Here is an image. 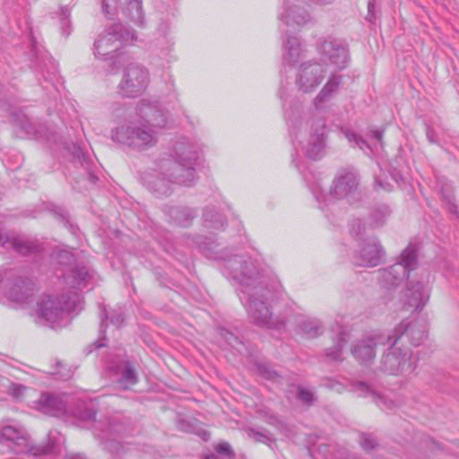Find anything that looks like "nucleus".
Wrapping results in <instances>:
<instances>
[{
	"label": "nucleus",
	"instance_id": "1",
	"mask_svg": "<svg viewBox=\"0 0 459 459\" xmlns=\"http://www.w3.org/2000/svg\"><path fill=\"white\" fill-rule=\"evenodd\" d=\"M232 277L242 287L240 299L246 307L250 319L256 325L270 328H280L283 323L273 319L268 304L271 291L257 281L258 274L251 262L233 259L229 262Z\"/></svg>",
	"mask_w": 459,
	"mask_h": 459
},
{
	"label": "nucleus",
	"instance_id": "2",
	"mask_svg": "<svg viewBox=\"0 0 459 459\" xmlns=\"http://www.w3.org/2000/svg\"><path fill=\"white\" fill-rule=\"evenodd\" d=\"M328 76L326 84L323 87L316 98V105L319 107L320 103L325 100L334 92L341 82V77L333 74V72H328L326 65H324L318 60H309L302 63L296 74V85L302 92H311L315 91L323 81Z\"/></svg>",
	"mask_w": 459,
	"mask_h": 459
},
{
	"label": "nucleus",
	"instance_id": "3",
	"mask_svg": "<svg viewBox=\"0 0 459 459\" xmlns=\"http://www.w3.org/2000/svg\"><path fill=\"white\" fill-rule=\"evenodd\" d=\"M399 337L391 334L375 336V345L377 342L390 345L381 359L380 369L388 375L409 376L416 369L417 360L413 359L411 350L399 342Z\"/></svg>",
	"mask_w": 459,
	"mask_h": 459
},
{
	"label": "nucleus",
	"instance_id": "4",
	"mask_svg": "<svg viewBox=\"0 0 459 459\" xmlns=\"http://www.w3.org/2000/svg\"><path fill=\"white\" fill-rule=\"evenodd\" d=\"M127 123L116 127L111 134L112 140L137 150L153 146L157 142L156 132L142 119L128 114Z\"/></svg>",
	"mask_w": 459,
	"mask_h": 459
},
{
	"label": "nucleus",
	"instance_id": "5",
	"mask_svg": "<svg viewBox=\"0 0 459 459\" xmlns=\"http://www.w3.org/2000/svg\"><path fill=\"white\" fill-rule=\"evenodd\" d=\"M201 158V151L189 142H178L174 146V160H166L161 168L166 172L177 169L180 172L178 181L184 186H191L195 181V166Z\"/></svg>",
	"mask_w": 459,
	"mask_h": 459
},
{
	"label": "nucleus",
	"instance_id": "6",
	"mask_svg": "<svg viewBox=\"0 0 459 459\" xmlns=\"http://www.w3.org/2000/svg\"><path fill=\"white\" fill-rule=\"evenodd\" d=\"M81 308V298L76 293H72L65 299L52 296H43L37 305V314L39 319L45 321L51 327L58 326L65 316Z\"/></svg>",
	"mask_w": 459,
	"mask_h": 459
},
{
	"label": "nucleus",
	"instance_id": "7",
	"mask_svg": "<svg viewBox=\"0 0 459 459\" xmlns=\"http://www.w3.org/2000/svg\"><path fill=\"white\" fill-rule=\"evenodd\" d=\"M418 265L417 247L413 244H409L401 253L399 261L385 269L378 271V282L384 288H392L401 283L409 273L414 270Z\"/></svg>",
	"mask_w": 459,
	"mask_h": 459
},
{
	"label": "nucleus",
	"instance_id": "8",
	"mask_svg": "<svg viewBox=\"0 0 459 459\" xmlns=\"http://www.w3.org/2000/svg\"><path fill=\"white\" fill-rule=\"evenodd\" d=\"M135 40L136 35L134 31L125 29L121 23L113 24L96 39L94 54L104 60L112 59L120 47Z\"/></svg>",
	"mask_w": 459,
	"mask_h": 459
},
{
	"label": "nucleus",
	"instance_id": "9",
	"mask_svg": "<svg viewBox=\"0 0 459 459\" xmlns=\"http://www.w3.org/2000/svg\"><path fill=\"white\" fill-rule=\"evenodd\" d=\"M148 72L138 65L132 64L126 69L119 91L123 96L134 97L141 93L147 86Z\"/></svg>",
	"mask_w": 459,
	"mask_h": 459
},
{
	"label": "nucleus",
	"instance_id": "10",
	"mask_svg": "<svg viewBox=\"0 0 459 459\" xmlns=\"http://www.w3.org/2000/svg\"><path fill=\"white\" fill-rule=\"evenodd\" d=\"M321 57L318 60L326 65L328 72L333 66L335 70L343 69L349 61L347 49L339 43L325 40L320 46Z\"/></svg>",
	"mask_w": 459,
	"mask_h": 459
},
{
	"label": "nucleus",
	"instance_id": "11",
	"mask_svg": "<svg viewBox=\"0 0 459 459\" xmlns=\"http://www.w3.org/2000/svg\"><path fill=\"white\" fill-rule=\"evenodd\" d=\"M0 435L8 440L13 442L16 446L17 453L30 454L33 455H40L50 453L47 447H39L32 446L25 430L17 429L13 426H5L0 430Z\"/></svg>",
	"mask_w": 459,
	"mask_h": 459
},
{
	"label": "nucleus",
	"instance_id": "12",
	"mask_svg": "<svg viewBox=\"0 0 459 459\" xmlns=\"http://www.w3.org/2000/svg\"><path fill=\"white\" fill-rule=\"evenodd\" d=\"M359 189V178L353 171H343L333 180L331 195L336 199H347L350 203L355 200Z\"/></svg>",
	"mask_w": 459,
	"mask_h": 459
},
{
	"label": "nucleus",
	"instance_id": "13",
	"mask_svg": "<svg viewBox=\"0 0 459 459\" xmlns=\"http://www.w3.org/2000/svg\"><path fill=\"white\" fill-rule=\"evenodd\" d=\"M391 335L399 337V342L403 344V340L407 338L414 345H420L427 336V325L424 321H408L403 320L392 332Z\"/></svg>",
	"mask_w": 459,
	"mask_h": 459
},
{
	"label": "nucleus",
	"instance_id": "14",
	"mask_svg": "<svg viewBox=\"0 0 459 459\" xmlns=\"http://www.w3.org/2000/svg\"><path fill=\"white\" fill-rule=\"evenodd\" d=\"M429 294L421 281H410L403 293L402 301L408 311H420L425 306Z\"/></svg>",
	"mask_w": 459,
	"mask_h": 459
},
{
	"label": "nucleus",
	"instance_id": "15",
	"mask_svg": "<svg viewBox=\"0 0 459 459\" xmlns=\"http://www.w3.org/2000/svg\"><path fill=\"white\" fill-rule=\"evenodd\" d=\"M367 228L370 230V223H367L362 220L355 221L352 226V231L360 245L358 255L359 259V265L360 266H370L373 261V249L370 244V238L368 237L367 239L365 238Z\"/></svg>",
	"mask_w": 459,
	"mask_h": 459
},
{
	"label": "nucleus",
	"instance_id": "16",
	"mask_svg": "<svg viewBox=\"0 0 459 459\" xmlns=\"http://www.w3.org/2000/svg\"><path fill=\"white\" fill-rule=\"evenodd\" d=\"M135 116L150 128H162L167 124L165 114L147 100H142L135 108Z\"/></svg>",
	"mask_w": 459,
	"mask_h": 459
},
{
	"label": "nucleus",
	"instance_id": "17",
	"mask_svg": "<svg viewBox=\"0 0 459 459\" xmlns=\"http://www.w3.org/2000/svg\"><path fill=\"white\" fill-rule=\"evenodd\" d=\"M135 116L150 128H162L167 124L165 114L147 100H142L135 108Z\"/></svg>",
	"mask_w": 459,
	"mask_h": 459
},
{
	"label": "nucleus",
	"instance_id": "18",
	"mask_svg": "<svg viewBox=\"0 0 459 459\" xmlns=\"http://www.w3.org/2000/svg\"><path fill=\"white\" fill-rule=\"evenodd\" d=\"M160 172L155 177H146L144 181L147 186L155 193L160 195H168L171 190V185L173 183L183 185L178 181V176L180 172L177 169H171L169 172H166L160 165Z\"/></svg>",
	"mask_w": 459,
	"mask_h": 459
},
{
	"label": "nucleus",
	"instance_id": "19",
	"mask_svg": "<svg viewBox=\"0 0 459 459\" xmlns=\"http://www.w3.org/2000/svg\"><path fill=\"white\" fill-rule=\"evenodd\" d=\"M312 133L306 146V152L313 160L320 159L325 151V126L322 121L316 122L312 126Z\"/></svg>",
	"mask_w": 459,
	"mask_h": 459
},
{
	"label": "nucleus",
	"instance_id": "20",
	"mask_svg": "<svg viewBox=\"0 0 459 459\" xmlns=\"http://www.w3.org/2000/svg\"><path fill=\"white\" fill-rule=\"evenodd\" d=\"M33 291L32 283L26 281H18L12 285L4 286V296L17 304L25 303Z\"/></svg>",
	"mask_w": 459,
	"mask_h": 459
},
{
	"label": "nucleus",
	"instance_id": "21",
	"mask_svg": "<svg viewBox=\"0 0 459 459\" xmlns=\"http://www.w3.org/2000/svg\"><path fill=\"white\" fill-rule=\"evenodd\" d=\"M33 407L44 414L57 416L65 411L64 403L50 394H43L34 402Z\"/></svg>",
	"mask_w": 459,
	"mask_h": 459
},
{
	"label": "nucleus",
	"instance_id": "22",
	"mask_svg": "<svg viewBox=\"0 0 459 459\" xmlns=\"http://www.w3.org/2000/svg\"><path fill=\"white\" fill-rule=\"evenodd\" d=\"M280 19L284 21L287 25L300 26L310 21V15L303 6L292 4L285 8L284 12L281 13Z\"/></svg>",
	"mask_w": 459,
	"mask_h": 459
},
{
	"label": "nucleus",
	"instance_id": "23",
	"mask_svg": "<svg viewBox=\"0 0 459 459\" xmlns=\"http://www.w3.org/2000/svg\"><path fill=\"white\" fill-rule=\"evenodd\" d=\"M0 245L3 247H13L21 255H28L37 250V247L30 242L23 241L13 235L2 234L0 232Z\"/></svg>",
	"mask_w": 459,
	"mask_h": 459
},
{
	"label": "nucleus",
	"instance_id": "24",
	"mask_svg": "<svg viewBox=\"0 0 459 459\" xmlns=\"http://www.w3.org/2000/svg\"><path fill=\"white\" fill-rule=\"evenodd\" d=\"M302 56V48L299 39L296 37H288L283 44V62L290 65L299 62Z\"/></svg>",
	"mask_w": 459,
	"mask_h": 459
},
{
	"label": "nucleus",
	"instance_id": "25",
	"mask_svg": "<svg viewBox=\"0 0 459 459\" xmlns=\"http://www.w3.org/2000/svg\"><path fill=\"white\" fill-rule=\"evenodd\" d=\"M351 353L361 364L370 361L373 354L372 338L359 341L351 348Z\"/></svg>",
	"mask_w": 459,
	"mask_h": 459
},
{
	"label": "nucleus",
	"instance_id": "26",
	"mask_svg": "<svg viewBox=\"0 0 459 459\" xmlns=\"http://www.w3.org/2000/svg\"><path fill=\"white\" fill-rule=\"evenodd\" d=\"M123 13L129 17L134 22L142 24L143 13L141 0H128L123 7Z\"/></svg>",
	"mask_w": 459,
	"mask_h": 459
},
{
	"label": "nucleus",
	"instance_id": "27",
	"mask_svg": "<svg viewBox=\"0 0 459 459\" xmlns=\"http://www.w3.org/2000/svg\"><path fill=\"white\" fill-rule=\"evenodd\" d=\"M345 137L347 138V140L349 141L352 147H358L367 155H369L371 153V144L368 140L350 131L345 132Z\"/></svg>",
	"mask_w": 459,
	"mask_h": 459
},
{
	"label": "nucleus",
	"instance_id": "28",
	"mask_svg": "<svg viewBox=\"0 0 459 459\" xmlns=\"http://www.w3.org/2000/svg\"><path fill=\"white\" fill-rule=\"evenodd\" d=\"M137 382V375L128 363H126L119 380L120 385L127 389Z\"/></svg>",
	"mask_w": 459,
	"mask_h": 459
},
{
	"label": "nucleus",
	"instance_id": "29",
	"mask_svg": "<svg viewBox=\"0 0 459 459\" xmlns=\"http://www.w3.org/2000/svg\"><path fill=\"white\" fill-rule=\"evenodd\" d=\"M346 333L343 331L340 332V340L337 344H335L333 348L326 351V357L331 360H340L342 359V346L346 343L345 339Z\"/></svg>",
	"mask_w": 459,
	"mask_h": 459
},
{
	"label": "nucleus",
	"instance_id": "30",
	"mask_svg": "<svg viewBox=\"0 0 459 459\" xmlns=\"http://www.w3.org/2000/svg\"><path fill=\"white\" fill-rule=\"evenodd\" d=\"M302 332L308 337H316L321 333V326L317 320L311 319L302 322Z\"/></svg>",
	"mask_w": 459,
	"mask_h": 459
},
{
	"label": "nucleus",
	"instance_id": "31",
	"mask_svg": "<svg viewBox=\"0 0 459 459\" xmlns=\"http://www.w3.org/2000/svg\"><path fill=\"white\" fill-rule=\"evenodd\" d=\"M88 271L85 268H80L73 272L74 283L76 288L81 289L86 286L89 279Z\"/></svg>",
	"mask_w": 459,
	"mask_h": 459
},
{
	"label": "nucleus",
	"instance_id": "32",
	"mask_svg": "<svg viewBox=\"0 0 459 459\" xmlns=\"http://www.w3.org/2000/svg\"><path fill=\"white\" fill-rule=\"evenodd\" d=\"M390 215V209L386 204H380L375 209V226H382Z\"/></svg>",
	"mask_w": 459,
	"mask_h": 459
},
{
	"label": "nucleus",
	"instance_id": "33",
	"mask_svg": "<svg viewBox=\"0 0 459 459\" xmlns=\"http://www.w3.org/2000/svg\"><path fill=\"white\" fill-rule=\"evenodd\" d=\"M118 0H100L101 9L107 17H111L117 13Z\"/></svg>",
	"mask_w": 459,
	"mask_h": 459
},
{
	"label": "nucleus",
	"instance_id": "34",
	"mask_svg": "<svg viewBox=\"0 0 459 459\" xmlns=\"http://www.w3.org/2000/svg\"><path fill=\"white\" fill-rule=\"evenodd\" d=\"M246 433L248 437L252 438L254 441L256 442L267 443L268 441L271 440L267 433L257 431L251 428L247 429Z\"/></svg>",
	"mask_w": 459,
	"mask_h": 459
},
{
	"label": "nucleus",
	"instance_id": "35",
	"mask_svg": "<svg viewBox=\"0 0 459 459\" xmlns=\"http://www.w3.org/2000/svg\"><path fill=\"white\" fill-rule=\"evenodd\" d=\"M386 259V253L384 247L375 241V266L384 263Z\"/></svg>",
	"mask_w": 459,
	"mask_h": 459
},
{
	"label": "nucleus",
	"instance_id": "36",
	"mask_svg": "<svg viewBox=\"0 0 459 459\" xmlns=\"http://www.w3.org/2000/svg\"><path fill=\"white\" fill-rule=\"evenodd\" d=\"M352 391L359 396H367L371 393L370 386L364 382H358L353 385Z\"/></svg>",
	"mask_w": 459,
	"mask_h": 459
},
{
	"label": "nucleus",
	"instance_id": "37",
	"mask_svg": "<svg viewBox=\"0 0 459 459\" xmlns=\"http://www.w3.org/2000/svg\"><path fill=\"white\" fill-rule=\"evenodd\" d=\"M27 391V388L21 385H12L10 387V394L15 399H22Z\"/></svg>",
	"mask_w": 459,
	"mask_h": 459
},
{
	"label": "nucleus",
	"instance_id": "38",
	"mask_svg": "<svg viewBox=\"0 0 459 459\" xmlns=\"http://www.w3.org/2000/svg\"><path fill=\"white\" fill-rule=\"evenodd\" d=\"M298 397L300 401L307 404H310L314 400L313 394L310 391L306 390L304 388H299Z\"/></svg>",
	"mask_w": 459,
	"mask_h": 459
},
{
	"label": "nucleus",
	"instance_id": "39",
	"mask_svg": "<svg viewBox=\"0 0 459 459\" xmlns=\"http://www.w3.org/2000/svg\"><path fill=\"white\" fill-rule=\"evenodd\" d=\"M215 449L219 454H225L229 457V459H232L234 456L230 446L226 442L218 444Z\"/></svg>",
	"mask_w": 459,
	"mask_h": 459
},
{
	"label": "nucleus",
	"instance_id": "40",
	"mask_svg": "<svg viewBox=\"0 0 459 459\" xmlns=\"http://www.w3.org/2000/svg\"><path fill=\"white\" fill-rule=\"evenodd\" d=\"M374 403H375V404H377L379 407L385 406L388 409H391L394 406V402L393 401L387 402L386 399L384 396L377 394L376 393H375Z\"/></svg>",
	"mask_w": 459,
	"mask_h": 459
},
{
	"label": "nucleus",
	"instance_id": "41",
	"mask_svg": "<svg viewBox=\"0 0 459 459\" xmlns=\"http://www.w3.org/2000/svg\"><path fill=\"white\" fill-rule=\"evenodd\" d=\"M426 136L429 143H438L437 136L435 130L429 126L426 127Z\"/></svg>",
	"mask_w": 459,
	"mask_h": 459
},
{
	"label": "nucleus",
	"instance_id": "42",
	"mask_svg": "<svg viewBox=\"0 0 459 459\" xmlns=\"http://www.w3.org/2000/svg\"><path fill=\"white\" fill-rule=\"evenodd\" d=\"M361 446L365 450H371L373 448V445L371 444V441L369 438L365 437L363 440H361Z\"/></svg>",
	"mask_w": 459,
	"mask_h": 459
},
{
	"label": "nucleus",
	"instance_id": "43",
	"mask_svg": "<svg viewBox=\"0 0 459 459\" xmlns=\"http://www.w3.org/2000/svg\"><path fill=\"white\" fill-rule=\"evenodd\" d=\"M448 209L451 213H457V206L455 205V202L452 199L448 200Z\"/></svg>",
	"mask_w": 459,
	"mask_h": 459
},
{
	"label": "nucleus",
	"instance_id": "44",
	"mask_svg": "<svg viewBox=\"0 0 459 459\" xmlns=\"http://www.w3.org/2000/svg\"><path fill=\"white\" fill-rule=\"evenodd\" d=\"M124 321V317L121 315H118L117 316L112 317L111 322L115 325H119Z\"/></svg>",
	"mask_w": 459,
	"mask_h": 459
},
{
	"label": "nucleus",
	"instance_id": "45",
	"mask_svg": "<svg viewBox=\"0 0 459 459\" xmlns=\"http://www.w3.org/2000/svg\"><path fill=\"white\" fill-rule=\"evenodd\" d=\"M226 340L231 344V341L237 342V338L233 336V334L227 333H226Z\"/></svg>",
	"mask_w": 459,
	"mask_h": 459
},
{
	"label": "nucleus",
	"instance_id": "46",
	"mask_svg": "<svg viewBox=\"0 0 459 459\" xmlns=\"http://www.w3.org/2000/svg\"><path fill=\"white\" fill-rule=\"evenodd\" d=\"M65 459H84L81 455H71L65 457Z\"/></svg>",
	"mask_w": 459,
	"mask_h": 459
},
{
	"label": "nucleus",
	"instance_id": "47",
	"mask_svg": "<svg viewBox=\"0 0 459 459\" xmlns=\"http://www.w3.org/2000/svg\"><path fill=\"white\" fill-rule=\"evenodd\" d=\"M374 135H375V140H380V139H381L382 133H381V132H379V131H376V130H375Z\"/></svg>",
	"mask_w": 459,
	"mask_h": 459
},
{
	"label": "nucleus",
	"instance_id": "48",
	"mask_svg": "<svg viewBox=\"0 0 459 459\" xmlns=\"http://www.w3.org/2000/svg\"><path fill=\"white\" fill-rule=\"evenodd\" d=\"M331 0H316L317 3L319 4H326L328 3H330Z\"/></svg>",
	"mask_w": 459,
	"mask_h": 459
},
{
	"label": "nucleus",
	"instance_id": "49",
	"mask_svg": "<svg viewBox=\"0 0 459 459\" xmlns=\"http://www.w3.org/2000/svg\"><path fill=\"white\" fill-rule=\"evenodd\" d=\"M204 459H217V458H216V456H215V455H210L205 456V458H204Z\"/></svg>",
	"mask_w": 459,
	"mask_h": 459
},
{
	"label": "nucleus",
	"instance_id": "50",
	"mask_svg": "<svg viewBox=\"0 0 459 459\" xmlns=\"http://www.w3.org/2000/svg\"><path fill=\"white\" fill-rule=\"evenodd\" d=\"M65 256L69 258V259L71 258V255L69 253H67V252L65 253Z\"/></svg>",
	"mask_w": 459,
	"mask_h": 459
},
{
	"label": "nucleus",
	"instance_id": "51",
	"mask_svg": "<svg viewBox=\"0 0 459 459\" xmlns=\"http://www.w3.org/2000/svg\"><path fill=\"white\" fill-rule=\"evenodd\" d=\"M103 346H104V343H101V342L98 343V345H97L98 348L103 347Z\"/></svg>",
	"mask_w": 459,
	"mask_h": 459
},
{
	"label": "nucleus",
	"instance_id": "52",
	"mask_svg": "<svg viewBox=\"0 0 459 459\" xmlns=\"http://www.w3.org/2000/svg\"><path fill=\"white\" fill-rule=\"evenodd\" d=\"M368 11L371 12V3H368Z\"/></svg>",
	"mask_w": 459,
	"mask_h": 459
},
{
	"label": "nucleus",
	"instance_id": "53",
	"mask_svg": "<svg viewBox=\"0 0 459 459\" xmlns=\"http://www.w3.org/2000/svg\"><path fill=\"white\" fill-rule=\"evenodd\" d=\"M80 153H82V150H80V149H79V151H78V154H77V155H78V157L80 156Z\"/></svg>",
	"mask_w": 459,
	"mask_h": 459
},
{
	"label": "nucleus",
	"instance_id": "54",
	"mask_svg": "<svg viewBox=\"0 0 459 459\" xmlns=\"http://www.w3.org/2000/svg\"><path fill=\"white\" fill-rule=\"evenodd\" d=\"M268 377H272V373L268 372Z\"/></svg>",
	"mask_w": 459,
	"mask_h": 459
}]
</instances>
